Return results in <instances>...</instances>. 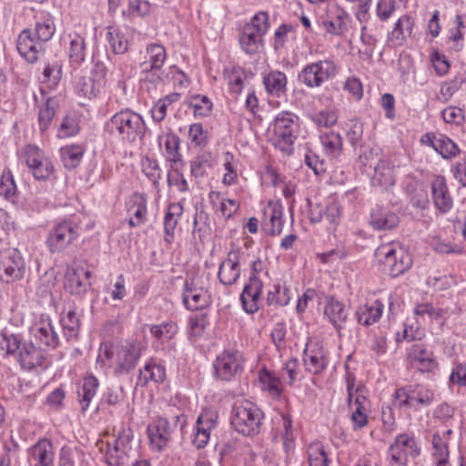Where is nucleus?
I'll list each match as a JSON object with an SVG mask.
<instances>
[{
	"mask_svg": "<svg viewBox=\"0 0 466 466\" xmlns=\"http://www.w3.org/2000/svg\"><path fill=\"white\" fill-rule=\"evenodd\" d=\"M394 397L399 400L400 408L408 407L413 410L429 407L434 401V392L420 384L400 388Z\"/></svg>",
	"mask_w": 466,
	"mask_h": 466,
	"instance_id": "1a4fd4ad",
	"label": "nucleus"
},
{
	"mask_svg": "<svg viewBox=\"0 0 466 466\" xmlns=\"http://www.w3.org/2000/svg\"><path fill=\"white\" fill-rule=\"evenodd\" d=\"M183 210V206L179 202H173L167 206L164 218V240L168 244L174 240V232Z\"/></svg>",
	"mask_w": 466,
	"mask_h": 466,
	"instance_id": "7c9ffc66",
	"label": "nucleus"
},
{
	"mask_svg": "<svg viewBox=\"0 0 466 466\" xmlns=\"http://www.w3.org/2000/svg\"><path fill=\"white\" fill-rule=\"evenodd\" d=\"M224 78L227 80L232 93L238 94L241 92L243 80L239 67L226 68L224 70Z\"/></svg>",
	"mask_w": 466,
	"mask_h": 466,
	"instance_id": "774afa93",
	"label": "nucleus"
},
{
	"mask_svg": "<svg viewBox=\"0 0 466 466\" xmlns=\"http://www.w3.org/2000/svg\"><path fill=\"white\" fill-rule=\"evenodd\" d=\"M390 466H408V457L416 458L420 454V449L412 436L399 434L389 447Z\"/></svg>",
	"mask_w": 466,
	"mask_h": 466,
	"instance_id": "ddd939ff",
	"label": "nucleus"
},
{
	"mask_svg": "<svg viewBox=\"0 0 466 466\" xmlns=\"http://www.w3.org/2000/svg\"><path fill=\"white\" fill-rule=\"evenodd\" d=\"M76 92L85 97L91 98L96 96L101 90L100 86L89 76H81L78 78L76 85Z\"/></svg>",
	"mask_w": 466,
	"mask_h": 466,
	"instance_id": "13d9d810",
	"label": "nucleus"
},
{
	"mask_svg": "<svg viewBox=\"0 0 466 466\" xmlns=\"http://www.w3.org/2000/svg\"><path fill=\"white\" fill-rule=\"evenodd\" d=\"M326 299L327 303L324 308V315L328 318L334 329L339 332L344 328L348 312L346 311L344 304L334 297L328 296Z\"/></svg>",
	"mask_w": 466,
	"mask_h": 466,
	"instance_id": "bb28decb",
	"label": "nucleus"
},
{
	"mask_svg": "<svg viewBox=\"0 0 466 466\" xmlns=\"http://www.w3.org/2000/svg\"><path fill=\"white\" fill-rule=\"evenodd\" d=\"M23 342L17 335L5 330L1 333L0 345L2 350H5L6 355L18 354Z\"/></svg>",
	"mask_w": 466,
	"mask_h": 466,
	"instance_id": "0e129e2a",
	"label": "nucleus"
},
{
	"mask_svg": "<svg viewBox=\"0 0 466 466\" xmlns=\"http://www.w3.org/2000/svg\"><path fill=\"white\" fill-rule=\"evenodd\" d=\"M309 118L319 127H330L337 123L338 116L333 110H320L309 113Z\"/></svg>",
	"mask_w": 466,
	"mask_h": 466,
	"instance_id": "052dcab7",
	"label": "nucleus"
},
{
	"mask_svg": "<svg viewBox=\"0 0 466 466\" xmlns=\"http://www.w3.org/2000/svg\"><path fill=\"white\" fill-rule=\"evenodd\" d=\"M46 360V350L34 340L24 341L17 354V361L25 370L41 367Z\"/></svg>",
	"mask_w": 466,
	"mask_h": 466,
	"instance_id": "aec40b11",
	"label": "nucleus"
},
{
	"mask_svg": "<svg viewBox=\"0 0 466 466\" xmlns=\"http://www.w3.org/2000/svg\"><path fill=\"white\" fill-rule=\"evenodd\" d=\"M380 149L378 147H367L364 145L362 149H360V154L358 157V163L360 167L366 171L365 168L367 167H373L380 159Z\"/></svg>",
	"mask_w": 466,
	"mask_h": 466,
	"instance_id": "603ef678",
	"label": "nucleus"
},
{
	"mask_svg": "<svg viewBox=\"0 0 466 466\" xmlns=\"http://www.w3.org/2000/svg\"><path fill=\"white\" fill-rule=\"evenodd\" d=\"M263 83L268 94L280 97L287 91V76L279 70L271 71L264 76Z\"/></svg>",
	"mask_w": 466,
	"mask_h": 466,
	"instance_id": "f704fd0d",
	"label": "nucleus"
},
{
	"mask_svg": "<svg viewBox=\"0 0 466 466\" xmlns=\"http://www.w3.org/2000/svg\"><path fill=\"white\" fill-rule=\"evenodd\" d=\"M213 157L208 151H204L197 155L190 161V172L191 176L195 178H200L207 175L208 169L213 167Z\"/></svg>",
	"mask_w": 466,
	"mask_h": 466,
	"instance_id": "c03bdc74",
	"label": "nucleus"
},
{
	"mask_svg": "<svg viewBox=\"0 0 466 466\" xmlns=\"http://www.w3.org/2000/svg\"><path fill=\"white\" fill-rule=\"evenodd\" d=\"M23 155L29 169L35 167L37 164L39 165L42 161L47 158L43 150L38 147L30 144L24 147Z\"/></svg>",
	"mask_w": 466,
	"mask_h": 466,
	"instance_id": "338daca9",
	"label": "nucleus"
},
{
	"mask_svg": "<svg viewBox=\"0 0 466 466\" xmlns=\"http://www.w3.org/2000/svg\"><path fill=\"white\" fill-rule=\"evenodd\" d=\"M149 331L157 339L165 338L167 340H171L177 335L178 327L173 321H166L157 325H150Z\"/></svg>",
	"mask_w": 466,
	"mask_h": 466,
	"instance_id": "4d7b16f0",
	"label": "nucleus"
},
{
	"mask_svg": "<svg viewBox=\"0 0 466 466\" xmlns=\"http://www.w3.org/2000/svg\"><path fill=\"white\" fill-rule=\"evenodd\" d=\"M106 40L115 54L122 55L127 52L128 40L119 29L107 27Z\"/></svg>",
	"mask_w": 466,
	"mask_h": 466,
	"instance_id": "8fccbe9b",
	"label": "nucleus"
},
{
	"mask_svg": "<svg viewBox=\"0 0 466 466\" xmlns=\"http://www.w3.org/2000/svg\"><path fill=\"white\" fill-rule=\"evenodd\" d=\"M263 270V261L260 258L251 263V273L248 283L245 284L240 294V302L245 312L254 314L259 309L263 283L258 278V273Z\"/></svg>",
	"mask_w": 466,
	"mask_h": 466,
	"instance_id": "423d86ee",
	"label": "nucleus"
},
{
	"mask_svg": "<svg viewBox=\"0 0 466 466\" xmlns=\"http://www.w3.org/2000/svg\"><path fill=\"white\" fill-rule=\"evenodd\" d=\"M350 15L346 10L336 6L327 14V17L322 20V25L325 31L333 35H341L348 30V22Z\"/></svg>",
	"mask_w": 466,
	"mask_h": 466,
	"instance_id": "5701e85b",
	"label": "nucleus"
},
{
	"mask_svg": "<svg viewBox=\"0 0 466 466\" xmlns=\"http://www.w3.org/2000/svg\"><path fill=\"white\" fill-rule=\"evenodd\" d=\"M166 379V369L163 365L157 363L154 359H150L142 369L139 370L137 384L146 386L149 381L161 383Z\"/></svg>",
	"mask_w": 466,
	"mask_h": 466,
	"instance_id": "c756f323",
	"label": "nucleus"
},
{
	"mask_svg": "<svg viewBox=\"0 0 466 466\" xmlns=\"http://www.w3.org/2000/svg\"><path fill=\"white\" fill-rule=\"evenodd\" d=\"M98 387L99 381L95 376L89 375L84 378L83 384L77 390L78 401L83 412L87 410Z\"/></svg>",
	"mask_w": 466,
	"mask_h": 466,
	"instance_id": "72a5a7b5",
	"label": "nucleus"
},
{
	"mask_svg": "<svg viewBox=\"0 0 466 466\" xmlns=\"http://www.w3.org/2000/svg\"><path fill=\"white\" fill-rule=\"evenodd\" d=\"M148 61L142 64L143 71L160 69L167 58L166 49L162 45L150 44L147 46Z\"/></svg>",
	"mask_w": 466,
	"mask_h": 466,
	"instance_id": "ea45409f",
	"label": "nucleus"
},
{
	"mask_svg": "<svg viewBox=\"0 0 466 466\" xmlns=\"http://www.w3.org/2000/svg\"><path fill=\"white\" fill-rule=\"evenodd\" d=\"M69 37V47H68V57L71 65L79 66L84 62L86 55V46L85 39L82 35L77 33L68 35Z\"/></svg>",
	"mask_w": 466,
	"mask_h": 466,
	"instance_id": "58836bf2",
	"label": "nucleus"
},
{
	"mask_svg": "<svg viewBox=\"0 0 466 466\" xmlns=\"http://www.w3.org/2000/svg\"><path fill=\"white\" fill-rule=\"evenodd\" d=\"M337 66L331 59L319 60L303 67L298 79L309 88L319 87L337 75Z\"/></svg>",
	"mask_w": 466,
	"mask_h": 466,
	"instance_id": "0eeeda50",
	"label": "nucleus"
},
{
	"mask_svg": "<svg viewBox=\"0 0 466 466\" xmlns=\"http://www.w3.org/2000/svg\"><path fill=\"white\" fill-rule=\"evenodd\" d=\"M19 191L10 168L5 167L0 176V197L13 205L18 202Z\"/></svg>",
	"mask_w": 466,
	"mask_h": 466,
	"instance_id": "473e14b6",
	"label": "nucleus"
},
{
	"mask_svg": "<svg viewBox=\"0 0 466 466\" xmlns=\"http://www.w3.org/2000/svg\"><path fill=\"white\" fill-rule=\"evenodd\" d=\"M244 361L243 354L238 350H224L213 362L215 379L221 381L235 380L243 372Z\"/></svg>",
	"mask_w": 466,
	"mask_h": 466,
	"instance_id": "39448f33",
	"label": "nucleus"
},
{
	"mask_svg": "<svg viewBox=\"0 0 466 466\" xmlns=\"http://www.w3.org/2000/svg\"><path fill=\"white\" fill-rule=\"evenodd\" d=\"M59 322L63 329L64 338L67 341L77 339L80 329V319L75 308L69 309L66 314L62 315Z\"/></svg>",
	"mask_w": 466,
	"mask_h": 466,
	"instance_id": "e433bc0d",
	"label": "nucleus"
},
{
	"mask_svg": "<svg viewBox=\"0 0 466 466\" xmlns=\"http://www.w3.org/2000/svg\"><path fill=\"white\" fill-rule=\"evenodd\" d=\"M91 271L80 264L66 268L64 287L71 295L83 299L92 290Z\"/></svg>",
	"mask_w": 466,
	"mask_h": 466,
	"instance_id": "9b49d317",
	"label": "nucleus"
},
{
	"mask_svg": "<svg viewBox=\"0 0 466 466\" xmlns=\"http://www.w3.org/2000/svg\"><path fill=\"white\" fill-rule=\"evenodd\" d=\"M265 35V26L256 28L254 25H245L239 36V44L248 55L258 53Z\"/></svg>",
	"mask_w": 466,
	"mask_h": 466,
	"instance_id": "393cba45",
	"label": "nucleus"
},
{
	"mask_svg": "<svg viewBox=\"0 0 466 466\" xmlns=\"http://www.w3.org/2000/svg\"><path fill=\"white\" fill-rule=\"evenodd\" d=\"M364 125L359 120H350L346 123V138L354 151L364 147Z\"/></svg>",
	"mask_w": 466,
	"mask_h": 466,
	"instance_id": "a19ab883",
	"label": "nucleus"
},
{
	"mask_svg": "<svg viewBox=\"0 0 466 466\" xmlns=\"http://www.w3.org/2000/svg\"><path fill=\"white\" fill-rule=\"evenodd\" d=\"M400 217L387 208L376 207L371 209L370 225L374 230H391L398 227Z\"/></svg>",
	"mask_w": 466,
	"mask_h": 466,
	"instance_id": "b1692460",
	"label": "nucleus"
},
{
	"mask_svg": "<svg viewBox=\"0 0 466 466\" xmlns=\"http://www.w3.org/2000/svg\"><path fill=\"white\" fill-rule=\"evenodd\" d=\"M383 264V270L389 276L396 278L406 272L412 265V259L410 254L402 250L397 251L390 245L380 247L375 253Z\"/></svg>",
	"mask_w": 466,
	"mask_h": 466,
	"instance_id": "9d476101",
	"label": "nucleus"
},
{
	"mask_svg": "<svg viewBox=\"0 0 466 466\" xmlns=\"http://www.w3.org/2000/svg\"><path fill=\"white\" fill-rule=\"evenodd\" d=\"M26 272L24 258L17 248H0V278L6 283L21 280Z\"/></svg>",
	"mask_w": 466,
	"mask_h": 466,
	"instance_id": "6e6552de",
	"label": "nucleus"
},
{
	"mask_svg": "<svg viewBox=\"0 0 466 466\" xmlns=\"http://www.w3.org/2000/svg\"><path fill=\"white\" fill-rule=\"evenodd\" d=\"M165 150L167 161L173 164L182 161V155L180 153V138L177 134H167Z\"/></svg>",
	"mask_w": 466,
	"mask_h": 466,
	"instance_id": "3c124183",
	"label": "nucleus"
},
{
	"mask_svg": "<svg viewBox=\"0 0 466 466\" xmlns=\"http://www.w3.org/2000/svg\"><path fill=\"white\" fill-rule=\"evenodd\" d=\"M383 309L384 304L380 299L370 304L361 305L356 311L357 320L363 326H370L380 319Z\"/></svg>",
	"mask_w": 466,
	"mask_h": 466,
	"instance_id": "2f4dec72",
	"label": "nucleus"
},
{
	"mask_svg": "<svg viewBox=\"0 0 466 466\" xmlns=\"http://www.w3.org/2000/svg\"><path fill=\"white\" fill-rule=\"evenodd\" d=\"M128 459L127 451L117 448V446L111 447L107 444V451L106 452V462L108 466H121L127 463Z\"/></svg>",
	"mask_w": 466,
	"mask_h": 466,
	"instance_id": "69168bd1",
	"label": "nucleus"
},
{
	"mask_svg": "<svg viewBox=\"0 0 466 466\" xmlns=\"http://www.w3.org/2000/svg\"><path fill=\"white\" fill-rule=\"evenodd\" d=\"M406 191L412 207L421 210L429 208L430 200L425 189L417 188L414 185L409 184L406 187Z\"/></svg>",
	"mask_w": 466,
	"mask_h": 466,
	"instance_id": "864d4df0",
	"label": "nucleus"
},
{
	"mask_svg": "<svg viewBox=\"0 0 466 466\" xmlns=\"http://www.w3.org/2000/svg\"><path fill=\"white\" fill-rule=\"evenodd\" d=\"M62 67L61 61L48 62L43 71V81L48 83L51 87H56L62 78Z\"/></svg>",
	"mask_w": 466,
	"mask_h": 466,
	"instance_id": "6e6d98bb",
	"label": "nucleus"
},
{
	"mask_svg": "<svg viewBox=\"0 0 466 466\" xmlns=\"http://www.w3.org/2000/svg\"><path fill=\"white\" fill-rule=\"evenodd\" d=\"M413 27L414 19L409 15H401L389 35V41L394 46H402L411 36Z\"/></svg>",
	"mask_w": 466,
	"mask_h": 466,
	"instance_id": "c85d7f7f",
	"label": "nucleus"
},
{
	"mask_svg": "<svg viewBox=\"0 0 466 466\" xmlns=\"http://www.w3.org/2000/svg\"><path fill=\"white\" fill-rule=\"evenodd\" d=\"M426 137L430 146L444 159L455 157L460 153L457 144L443 134L435 136L432 133H427Z\"/></svg>",
	"mask_w": 466,
	"mask_h": 466,
	"instance_id": "cd10ccee",
	"label": "nucleus"
},
{
	"mask_svg": "<svg viewBox=\"0 0 466 466\" xmlns=\"http://www.w3.org/2000/svg\"><path fill=\"white\" fill-rule=\"evenodd\" d=\"M263 411L253 402L244 400L232 408L230 424L245 437L257 436L262 428Z\"/></svg>",
	"mask_w": 466,
	"mask_h": 466,
	"instance_id": "7ed1b4c3",
	"label": "nucleus"
},
{
	"mask_svg": "<svg viewBox=\"0 0 466 466\" xmlns=\"http://www.w3.org/2000/svg\"><path fill=\"white\" fill-rule=\"evenodd\" d=\"M16 49L19 55L28 63L35 64L38 61L40 55L44 54V44L34 37V32L24 29L17 36Z\"/></svg>",
	"mask_w": 466,
	"mask_h": 466,
	"instance_id": "a211bd4d",
	"label": "nucleus"
},
{
	"mask_svg": "<svg viewBox=\"0 0 466 466\" xmlns=\"http://www.w3.org/2000/svg\"><path fill=\"white\" fill-rule=\"evenodd\" d=\"M145 346L137 339L126 340L116 349V373L128 374L136 369Z\"/></svg>",
	"mask_w": 466,
	"mask_h": 466,
	"instance_id": "f8f14e48",
	"label": "nucleus"
},
{
	"mask_svg": "<svg viewBox=\"0 0 466 466\" xmlns=\"http://www.w3.org/2000/svg\"><path fill=\"white\" fill-rule=\"evenodd\" d=\"M241 250L232 249L228 253L224 261L218 267V278L224 286H232L240 277Z\"/></svg>",
	"mask_w": 466,
	"mask_h": 466,
	"instance_id": "6ab92c4d",
	"label": "nucleus"
},
{
	"mask_svg": "<svg viewBox=\"0 0 466 466\" xmlns=\"http://www.w3.org/2000/svg\"><path fill=\"white\" fill-rule=\"evenodd\" d=\"M147 433L151 449L161 452L171 441L173 427L167 419L159 417L147 426Z\"/></svg>",
	"mask_w": 466,
	"mask_h": 466,
	"instance_id": "dca6fc26",
	"label": "nucleus"
},
{
	"mask_svg": "<svg viewBox=\"0 0 466 466\" xmlns=\"http://www.w3.org/2000/svg\"><path fill=\"white\" fill-rule=\"evenodd\" d=\"M142 172L152 182L154 188L159 191L162 170L158 161L150 157H145L142 160Z\"/></svg>",
	"mask_w": 466,
	"mask_h": 466,
	"instance_id": "09e8293b",
	"label": "nucleus"
},
{
	"mask_svg": "<svg viewBox=\"0 0 466 466\" xmlns=\"http://www.w3.org/2000/svg\"><path fill=\"white\" fill-rule=\"evenodd\" d=\"M303 361L306 370L312 374L321 373L327 367L328 361L321 349L304 350Z\"/></svg>",
	"mask_w": 466,
	"mask_h": 466,
	"instance_id": "4c0bfd02",
	"label": "nucleus"
},
{
	"mask_svg": "<svg viewBox=\"0 0 466 466\" xmlns=\"http://www.w3.org/2000/svg\"><path fill=\"white\" fill-rule=\"evenodd\" d=\"M80 130L78 120L70 115H66L57 129V137L60 138L76 136Z\"/></svg>",
	"mask_w": 466,
	"mask_h": 466,
	"instance_id": "e2e57ef3",
	"label": "nucleus"
},
{
	"mask_svg": "<svg viewBox=\"0 0 466 466\" xmlns=\"http://www.w3.org/2000/svg\"><path fill=\"white\" fill-rule=\"evenodd\" d=\"M274 290L268 293L267 301L268 305H279L284 307L290 300V290L286 286L275 285Z\"/></svg>",
	"mask_w": 466,
	"mask_h": 466,
	"instance_id": "680f3d73",
	"label": "nucleus"
},
{
	"mask_svg": "<svg viewBox=\"0 0 466 466\" xmlns=\"http://www.w3.org/2000/svg\"><path fill=\"white\" fill-rule=\"evenodd\" d=\"M371 185L382 188H388L395 184L394 165L390 159H380L373 167Z\"/></svg>",
	"mask_w": 466,
	"mask_h": 466,
	"instance_id": "a878e982",
	"label": "nucleus"
},
{
	"mask_svg": "<svg viewBox=\"0 0 466 466\" xmlns=\"http://www.w3.org/2000/svg\"><path fill=\"white\" fill-rule=\"evenodd\" d=\"M56 31L55 22L49 14H42L35 26V38L42 44L50 40Z\"/></svg>",
	"mask_w": 466,
	"mask_h": 466,
	"instance_id": "a18cd8bd",
	"label": "nucleus"
},
{
	"mask_svg": "<svg viewBox=\"0 0 466 466\" xmlns=\"http://www.w3.org/2000/svg\"><path fill=\"white\" fill-rule=\"evenodd\" d=\"M58 106V99L56 96H52L48 97L45 104L39 107L37 121L39 130L42 134L50 127Z\"/></svg>",
	"mask_w": 466,
	"mask_h": 466,
	"instance_id": "c9c22d12",
	"label": "nucleus"
},
{
	"mask_svg": "<svg viewBox=\"0 0 466 466\" xmlns=\"http://www.w3.org/2000/svg\"><path fill=\"white\" fill-rule=\"evenodd\" d=\"M270 143L283 154L293 153L294 144L299 134V117L291 111H281L276 115L272 123Z\"/></svg>",
	"mask_w": 466,
	"mask_h": 466,
	"instance_id": "f03ea898",
	"label": "nucleus"
},
{
	"mask_svg": "<svg viewBox=\"0 0 466 466\" xmlns=\"http://www.w3.org/2000/svg\"><path fill=\"white\" fill-rule=\"evenodd\" d=\"M31 332L33 340L46 351L55 350L59 345V336L48 316L42 315L40 319L32 327Z\"/></svg>",
	"mask_w": 466,
	"mask_h": 466,
	"instance_id": "2eb2a0df",
	"label": "nucleus"
},
{
	"mask_svg": "<svg viewBox=\"0 0 466 466\" xmlns=\"http://www.w3.org/2000/svg\"><path fill=\"white\" fill-rule=\"evenodd\" d=\"M182 300L189 310H201L211 304V298L196 278H187L184 283Z\"/></svg>",
	"mask_w": 466,
	"mask_h": 466,
	"instance_id": "4468645a",
	"label": "nucleus"
},
{
	"mask_svg": "<svg viewBox=\"0 0 466 466\" xmlns=\"http://www.w3.org/2000/svg\"><path fill=\"white\" fill-rule=\"evenodd\" d=\"M55 447L49 439L42 438L28 450L31 466H54Z\"/></svg>",
	"mask_w": 466,
	"mask_h": 466,
	"instance_id": "412c9836",
	"label": "nucleus"
},
{
	"mask_svg": "<svg viewBox=\"0 0 466 466\" xmlns=\"http://www.w3.org/2000/svg\"><path fill=\"white\" fill-rule=\"evenodd\" d=\"M431 193L433 205L437 211L442 215H445L452 209L453 198L450 192L444 176H434L431 182Z\"/></svg>",
	"mask_w": 466,
	"mask_h": 466,
	"instance_id": "f3484780",
	"label": "nucleus"
},
{
	"mask_svg": "<svg viewBox=\"0 0 466 466\" xmlns=\"http://www.w3.org/2000/svg\"><path fill=\"white\" fill-rule=\"evenodd\" d=\"M105 128L108 134L127 144L135 143L137 139L142 140L147 131L142 116L129 109L113 115L106 123Z\"/></svg>",
	"mask_w": 466,
	"mask_h": 466,
	"instance_id": "f257e3e1",
	"label": "nucleus"
},
{
	"mask_svg": "<svg viewBox=\"0 0 466 466\" xmlns=\"http://www.w3.org/2000/svg\"><path fill=\"white\" fill-rule=\"evenodd\" d=\"M188 106L194 109L195 116L201 117L209 116L213 107L211 100L208 96L201 95L194 96Z\"/></svg>",
	"mask_w": 466,
	"mask_h": 466,
	"instance_id": "bf43d9fd",
	"label": "nucleus"
},
{
	"mask_svg": "<svg viewBox=\"0 0 466 466\" xmlns=\"http://www.w3.org/2000/svg\"><path fill=\"white\" fill-rule=\"evenodd\" d=\"M127 212L130 217L146 221L147 198L144 194L136 192L134 193L127 202Z\"/></svg>",
	"mask_w": 466,
	"mask_h": 466,
	"instance_id": "de8ad7c7",
	"label": "nucleus"
},
{
	"mask_svg": "<svg viewBox=\"0 0 466 466\" xmlns=\"http://www.w3.org/2000/svg\"><path fill=\"white\" fill-rule=\"evenodd\" d=\"M263 229L267 235L279 236L283 230V207L280 202L268 201L264 208Z\"/></svg>",
	"mask_w": 466,
	"mask_h": 466,
	"instance_id": "4be33fe9",
	"label": "nucleus"
},
{
	"mask_svg": "<svg viewBox=\"0 0 466 466\" xmlns=\"http://www.w3.org/2000/svg\"><path fill=\"white\" fill-rule=\"evenodd\" d=\"M84 156V149L81 146L71 145L60 148V157L64 167L72 170L79 166Z\"/></svg>",
	"mask_w": 466,
	"mask_h": 466,
	"instance_id": "37998d69",
	"label": "nucleus"
},
{
	"mask_svg": "<svg viewBox=\"0 0 466 466\" xmlns=\"http://www.w3.org/2000/svg\"><path fill=\"white\" fill-rule=\"evenodd\" d=\"M82 217L73 215L56 222L49 230L46 244L51 253L65 250L80 236Z\"/></svg>",
	"mask_w": 466,
	"mask_h": 466,
	"instance_id": "20e7f679",
	"label": "nucleus"
},
{
	"mask_svg": "<svg viewBox=\"0 0 466 466\" xmlns=\"http://www.w3.org/2000/svg\"><path fill=\"white\" fill-rule=\"evenodd\" d=\"M208 198L212 207L218 208L221 215L226 218H231L238 209V204L236 200L230 198H222L218 191H211Z\"/></svg>",
	"mask_w": 466,
	"mask_h": 466,
	"instance_id": "79ce46f5",
	"label": "nucleus"
},
{
	"mask_svg": "<svg viewBox=\"0 0 466 466\" xmlns=\"http://www.w3.org/2000/svg\"><path fill=\"white\" fill-rule=\"evenodd\" d=\"M309 466H328L329 460L320 442L310 443L308 447Z\"/></svg>",
	"mask_w": 466,
	"mask_h": 466,
	"instance_id": "5fc2aeb1",
	"label": "nucleus"
},
{
	"mask_svg": "<svg viewBox=\"0 0 466 466\" xmlns=\"http://www.w3.org/2000/svg\"><path fill=\"white\" fill-rule=\"evenodd\" d=\"M325 153L332 158L340 156L343 149L342 137L339 133L329 132L320 136Z\"/></svg>",
	"mask_w": 466,
	"mask_h": 466,
	"instance_id": "49530a36",
	"label": "nucleus"
}]
</instances>
